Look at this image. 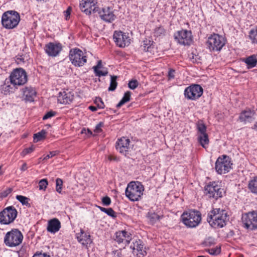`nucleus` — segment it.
Instances as JSON below:
<instances>
[{
    "label": "nucleus",
    "mask_w": 257,
    "mask_h": 257,
    "mask_svg": "<svg viewBox=\"0 0 257 257\" xmlns=\"http://www.w3.org/2000/svg\"><path fill=\"white\" fill-rule=\"evenodd\" d=\"M229 217L226 210L220 208L213 209L208 213L207 220L213 228H222L226 224Z\"/></svg>",
    "instance_id": "nucleus-1"
},
{
    "label": "nucleus",
    "mask_w": 257,
    "mask_h": 257,
    "mask_svg": "<svg viewBox=\"0 0 257 257\" xmlns=\"http://www.w3.org/2000/svg\"><path fill=\"white\" fill-rule=\"evenodd\" d=\"M20 21V15L15 11H8L2 15V24L6 29H12L16 28Z\"/></svg>",
    "instance_id": "nucleus-2"
},
{
    "label": "nucleus",
    "mask_w": 257,
    "mask_h": 257,
    "mask_svg": "<svg viewBox=\"0 0 257 257\" xmlns=\"http://www.w3.org/2000/svg\"><path fill=\"white\" fill-rule=\"evenodd\" d=\"M182 222L188 227L193 228L199 225L201 220V214L199 211L190 210L184 212L181 215Z\"/></svg>",
    "instance_id": "nucleus-3"
},
{
    "label": "nucleus",
    "mask_w": 257,
    "mask_h": 257,
    "mask_svg": "<svg viewBox=\"0 0 257 257\" xmlns=\"http://www.w3.org/2000/svg\"><path fill=\"white\" fill-rule=\"evenodd\" d=\"M23 239V235L18 229H13L8 232L4 238V243L9 247L20 245Z\"/></svg>",
    "instance_id": "nucleus-4"
},
{
    "label": "nucleus",
    "mask_w": 257,
    "mask_h": 257,
    "mask_svg": "<svg viewBox=\"0 0 257 257\" xmlns=\"http://www.w3.org/2000/svg\"><path fill=\"white\" fill-rule=\"evenodd\" d=\"M10 80L11 84L14 86H22L28 81L27 73L23 68L14 69L10 75Z\"/></svg>",
    "instance_id": "nucleus-5"
},
{
    "label": "nucleus",
    "mask_w": 257,
    "mask_h": 257,
    "mask_svg": "<svg viewBox=\"0 0 257 257\" xmlns=\"http://www.w3.org/2000/svg\"><path fill=\"white\" fill-rule=\"evenodd\" d=\"M225 44L224 38L217 34L211 35L206 42L207 47L211 51H220Z\"/></svg>",
    "instance_id": "nucleus-6"
},
{
    "label": "nucleus",
    "mask_w": 257,
    "mask_h": 257,
    "mask_svg": "<svg viewBox=\"0 0 257 257\" xmlns=\"http://www.w3.org/2000/svg\"><path fill=\"white\" fill-rule=\"evenodd\" d=\"M69 57L72 64L76 67H81L87 61L86 56L84 55L80 49L77 48L70 50Z\"/></svg>",
    "instance_id": "nucleus-7"
},
{
    "label": "nucleus",
    "mask_w": 257,
    "mask_h": 257,
    "mask_svg": "<svg viewBox=\"0 0 257 257\" xmlns=\"http://www.w3.org/2000/svg\"><path fill=\"white\" fill-rule=\"evenodd\" d=\"M232 165L231 159L226 155H223L217 159L215 168L218 174H225L231 169Z\"/></svg>",
    "instance_id": "nucleus-8"
},
{
    "label": "nucleus",
    "mask_w": 257,
    "mask_h": 257,
    "mask_svg": "<svg viewBox=\"0 0 257 257\" xmlns=\"http://www.w3.org/2000/svg\"><path fill=\"white\" fill-rule=\"evenodd\" d=\"M17 210L11 206L4 209L0 212V222L4 224H9L13 222L17 216Z\"/></svg>",
    "instance_id": "nucleus-9"
},
{
    "label": "nucleus",
    "mask_w": 257,
    "mask_h": 257,
    "mask_svg": "<svg viewBox=\"0 0 257 257\" xmlns=\"http://www.w3.org/2000/svg\"><path fill=\"white\" fill-rule=\"evenodd\" d=\"M144 187L139 182L132 181L130 182V200L137 201L143 194Z\"/></svg>",
    "instance_id": "nucleus-10"
},
{
    "label": "nucleus",
    "mask_w": 257,
    "mask_h": 257,
    "mask_svg": "<svg viewBox=\"0 0 257 257\" xmlns=\"http://www.w3.org/2000/svg\"><path fill=\"white\" fill-rule=\"evenodd\" d=\"M203 94V88L198 84H193L187 87L184 91L185 97L188 99L196 100Z\"/></svg>",
    "instance_id": "nucleus-11"
},
{
    "label": "nucleus",
    "mask_w": 257,
    "mask_h": 257,
    "mask_svg": "<svg viewBox=\"0 0 257 257\" xmlns=\"http://www.w3.org/2000/svg\"><path fill=\"white\" fill-rule=\"evenodd\" d=\"M242 220L244 227L246 229H257V213L253 211L246 213L242 216Z\"/></svg>",
    "instance_id": "nucleus-12"
},
{
    "label": "nucleus",
    "mask_w": 257,
    "mask_h": 257,
    "mask_svg": "<svg viewBox=\"0 0 257 257\" xmlns=\"http://www.w3.org/2000/svg\"><path fill=\"white\" fill-rule=\"evenodd\" d=\"M175 39L181 45H190L192 42L191 32L186 30L178 31L174 34Z\"/></svg>",
    "instance_id": "nucleus-13"
},
{
    "label": "nucleus",
    "mask_w": 257,
    "mask_h": 257,
    "mask_svg": "<svg viewBox=\"0 0 257 257\" xmlns=\"http://www.w3.org/2000/svg\"><path fill=\"white\" fill-rule=\"evenodd\" d=\"M204 191L205 194L209 198L217 199L222 197V189L215 182L207 185L205 187Z\"/></svg>",
    "instance_id": "nucleus-14"
},
{
    "label": "nucleus",
    "mask_w": 257,
    "mask_h": 257,
    "mask_svg": "<svg viewBox=\"0 0 257 257\" xmlns=\"http://www.w3.org/2000/svg\"><path fill=\"white\" fill-rule=\"evenodd\" d=\"M79 7L82 12L88 15L92 13H96L99 10V8L93 0H82Z\"/></svg>",
    "instance_id": "nucleus-15"
},
{
    "label": "nucleus",
    "mask_w": 257,
    "mask_h": 257,
    "mask_svg": "<svg viewBox=\"0 0 257 257\" xmlns=\"http://www.w3.org/2000/svg\"><path fill=\"white\" fill-rule=\"evenodd\" d=\"M101 19L107 22H111L115 19V15L113 14L112 9L109 7L102 8H99V10L97 11Z\"/></svg>",
    "instance_id": "nucleus-16"
},
{
    "label": "nucleus",
    "mask_w": 257,
    "mask_h": 257,
    "mask_svg": "<svg viewBox=\"0 0 257 257\" xmlns=\"http://www.w3.org/2000/svg\"><path fill=\"white\" fill-rule=\"evenodd\" d=\"M62 47L60 43L55 44L50 42L45 45V51L47 55L51 57H56L62 51Z\"/></svg>",
    "instance_id": "nucleus-17"
},
{
    "label": "nucleus",
    "mask_w": 257,
    "mask_h": 257,
    "mask_svg": "<svg viewBox=\"0 0 257 257\" xmlns=\"http://www.w3.org/2000/svg\"><path fill=\"white\" fill-rule=\"evenodd\" d=\"M115 148L120 154L126 156L128 151V138L123 137L118 139L116 143Z\"/></svg>",
    "instance_id": "nucleus-18"
},
{
    "label": "nucleus",
    "mask_w": 257,
    "mask_h": 257,
    "mask_svg": "<svg viewBox=\"0 0 257 257\" xmlns=\"http://www.w3.org/2000/svg\"><path fill=\"white\" fill-rule=\"evenodd\" d=\"M113 39L117 45L119 47H124L126 46V43L128 42V37L125 33L121 31H115L113 34Z\"/></svg>",
    "instance_id": "nucleus-19"
},
{
    "label": "nucleus",
    "mask_w": 257,
    "mask_h": 257,
    "mask_svg": "<svg viewBox=\"0 0 257 257\" xmlns=\"http://www.w3.org/2000/svg\"><path fill=\"white\" fill-rule=\"evenodd\" d=\"M60 227V221L57 218H53L48 221L47 229L48 232L55 233L59 230Z\"/></svg>",
    "instance_id": "nucleus-20"
},
{
    "label": "nucleus",
    "mask_w": 257,
    "mask_h": 257,
    "mask_svg": "<svg viewBox=\"0 0 257 257\" xmlns=\"http://www.w3.org/2000/svg\"><path fill=\"white\" fill-rule=\"evenodd\" d=\"M73 99V95L70 92L65 91L59 92L58 96V101L61 104H69Z\"/></svg>",
    "instance_id": "nucleus-21"
},
{
    "label": "nucleus",
    "mask_w": 257,
    "mask_h": 257,
    "mask_svg": "<svg viewBox=\"0 0 257 257\" xmlns=\"http://www.w3.org/2000/svg\"><path fill=\"white\" fill-rule=\"evenodd\" d=\"M254 113L250 109L242 111L239 115V120L240 122L246 123L247 122H251Z\"/></svg>",
    "instance_id": "nucleus-22"
},
{
    "label": "nucleus",
    "mask_w": 257,
    "mask_h": 257,
    "mask_svg": "<svg viewBox=\"0 0 257 257\" xmlns=\"http://www.w3.org/2000/svg\"><path fill=\"white\" fill-rule=\"evenodd\" d=\"M10 81L5 80L3 85L1 86V91L5 95H7L10 93L14 92L15 89V86L13 85L12 86Z\"/></svg>",
    "instance_id": "nucleus-23"
},
{
    "label": "nucleus",
    "mask_w": 257,
    "mask_h": 257,
    "mask_svg": "<svg viewBox=\"0 0 257 257\" xmlns=\"http://www.w3.org/2000/svg\"><path fill=\"white\" fill-rule=\"evenodd\" d=\"M78 241L81 243L83 245L87 246V244L91 243L90 235L87 234L83 231H81L80 235L77 237Z\"/></svg>",
    "instance_id": "nucleus-24"
},
{
    "label": "nucleus",
    "mask_w": 257,
    "mask_h": 257,
    "mask_svg": "<svg viewBox=\"0 0 257 257\" xmlns=\"http://www.w3.org/2000/svg\"><path fill=\"white\" fill-rule=\"evenodd\" d=\"M23 95L26 99L29 101H33L34 96L36 95L35 90L32 87H26L23 89Z\"/></svg>",
    "instance_id": "nucleus-25"
},
{
    "label": "nucleus",
    "mask_w": 257,
    "mask_h": 257,
    "mask_svg": "<svg viewBox=\"0 0 257 257\" xmlns=\"http://www.w3.org/2000/svg\"><path fill=\"white\" fill-rule=\"evenodd\" d=\"M243 61L246 64L247 68H252L257 63V55H251L244 59Z\"/></svg>",
    "instance_id": "nucleus-26"
},
{
    "label": "nucleus",
    "mask_w": 257,
    "mask_h": 257,
    "mask_svg": "<svg viewBox=\"0 0 257 257\" xmlns=\"http://www.w3.org/2000/svg\"><path fill=\"white\" fill-rule=\"evenodd\" d=\"M132 252L136 257H144L147 254L146 248L144 247L143 248L140 247V248H136V249L135 247H133Z\"/></svg>",
    "instance_id": "nucleus-27"
},
{
    "label": "nucleus",
    "mask_w": 257,
    "mask_h": 257,
    "mask_svg": "<svg viewBox=\"0 0 257 257\" xmlns=\"http://www.w3.org/2000/svg\"><path fill=\"white\" fill-rule=\"evenodd\" d=\"M198 141L200 145L204 148H206V145H208L209 143L208 136L207 134H200L198 138Z\"/></svg>",
    "instance_id": "nucleus-28"
},
{
    "label": "nucleus",
    "mask_w": 257,
    "mask_h": 257,
    "mask_svg": "<svg viewBox=\"0 0 257 257\" xmlns=\"http://www.w3.org/2000/svg\"><path fill=\"white\" fill-rule=\"evenodd\" d=\"M127 232L125 231H120L116 232L115 234V240L118 243L122 242L124 238L126 237Z\"/></svg>",
    "instance_id": "nucleus-29"
},
{
    "label": "nucleus",
    "mask_w": 257,
    "mask_h": 257,
    "mask_svg": "<svg viewBox=\"0 0 257 257\" xmlns=\"http://www.w3.org/2000/svg\"><path fill=\"white\" fill-rule=\"evenodd\" d=\"M46 132L44 130L35 134L34 135L33 139L34 142H38L45 138Z\"/></svg>",
    "instance_id": "nucleus-30"
},
{
    "label": "nucleus",
    "mask_w": 257,
    "mask_h": 257,
    "mask_svg": "<svg viewBox=\"0 0 257 257\" xmlns=\"http://www.w3.org/2000/svg\"><path fill=\"white\" fill-rule=\"evenodd\" d=\"M147 217L151 224H154L161 218V216L155 213H149Z\"/></svg>",
    "instance_id": "nucleus-31"
},
{
    "label": "nucleus",
    "mask_w": 257,
    "mask_h": 257,
    "mask_svg": "<svg viewBox=\"0 0 257 257\" xmlns=\"http://www.w3.org/2000/svg\"><path fill=\"white\" fill-rule=\"evenodd\" d=\"M110 77L111 79L110 85L108 88V90L109 91H113L115 90L117 86V82L116 81L117 76L114 75H111Z\"/></svg>",
    "instance_id": "nucleus-32"
},
{
    "label": "nucleus",
    "mask_w": 257,
    "mask_h": 257,
    "mask_svg": "<svg viewBox=\"0 0 257 257\" xmlns=\"http://www.w3.org/2000/svg\"><path fill=\"white\" fill-rule=\"evenodd\" d=\"M249 38L252 43L257 44V27L250 31Z\"/></svg>",
    "instance_id": "nucleus-33"
},
{
    "label": "nucleus",
    "mask_w": 257,
    "mask_h": 257,
    "mask_svg": "<svg viewBox=\"0 0 257 257\" xmlns=\"http://www.w3.org/2000/svg\"><path fill=\"white\" fill-rule=\"evenodd\" d=\"M248 188L252 192L257 194V177L249 182Z\"/></svg>",
    "instance_id": "nucleus-34"
},
{
    "label": "nucleus",
    "mask_w": 257,
    "mask_h": 257,
    "mask_svg": "<svg viewBox=\"0 0 257 257\" xmlns=\"http://www.w3.org/2000/svg\"><path fill=\"white\" fill-rule=\"evenodd\" d=\"M196 125L198 132L200 134H207L206 126L202 121H198Z\"/></svg>",
    "instance_id": "nucleus-35"
},
{
    "label": "nucleus",
    "mask_w": 257,
    "mask_h": 257,
    "mask_svg": "<svg viewBox=\"0 0 257 257\" xmlns=\"http://www.w3.org/2000/svg\"><path fill=\"white\" fill-rule=\"evenodd\" d=\"M16 199L19 200L23 205L30 207V204L29 203V199L25 196L22 195H17Z\"/></svg>",
    "instance_id": "nucleus-36"
},
{
    "label": "nucleus",
    "mask_w": 257,
    "mask_h": 257,
    "mask_svg": "<svg viewBox=\"0 0 257 257\" xmlns=\"http://www.w3.org/2000/svg\"><path fill=\"white\" fill-rule=\"evenodd\" d=\"M154 36L157 37L164 36L166 33V31L163 27L160 26L154 29Z\"/></svg>",
    "instance_id": "nucleus-37"
},
{
    "label": "nucleus",
    "mask_w": 257,
    "mask_h": 257,
    "mask_svg": "<svg viewBox=\"0 0 257 257\" xmlns=\"http://www.w3.org/2000/svg\"><path fill=\"white\" fill-rule=\"evenodd\" d=\"M100 210L106 213L108 215L113 218L116 217L115 212L111 208H105L102 207H99Z\"/></svg>",
    "instance_id": "nucleus-38"
},
{
    "label": "nucleus",
    "mask_w": 257,
    "mask_h": 257,
    "mask_svg": "<svg viewBox=\"0 0 257 257\" xmlns=\"http://www.w3.org/2000/svg\"><path fill=\"white\" fill-rule=\"evenodd\" d=\"M133 240L132 243L131 244V246H130V248L133 250V247H135V248L140 247L143 248L144 246V244L143 243V241L141 240L140 239Z\"/></svg>",
    "instance_id": "nucleus-39"
},
{
    "label": "nucleus",
    "mask_w": 257,
    "mask_h": 257,
    "mask_svg": "<svg viewBox=\"0 0 257 257\" xmlns=\"http://www.w3.org/2000/svg\"><path fill=\"white\" fill-rule=\"evenodd\" d=\"M153 42L150 40L146 39L143 41L144 50L145 51H149L151 46L153 45Z\"/></svg>",
    "instance_id": "nucleus-40"
},
{
    "label": "nucleus",
    "mask_w": 257,
    "mask_h": 257,
    "mask_svg": "<svg viewBox=\"0 0 257 257\" xmlns=\"http://www.w3.org/2000/svg\"><path fill=\"white\" fill-rule=\"evenodd\" d=\"M127 101H128V91L125 92L123 97L117 104L116 107L119 108Z\"/></svg>",
    "instance_id": "nucleus-41"
},
{
    "label": "nucleus",
    "mask_w": 257,
    "mask_h": 257,
    "mask_svg": "<svg viewBox=\"0 0 257 257\" xmlns=\"http://www.w3.org/2000/svg\"><path fill=\"white\" fill-rule=\"evenodd\" d=\"M208 252L211 255H217L220 253L221 248L220 247L210 248L207 250Z\"/></svg>",
    "instance_id": "nucleus-42"
},
{
    "label": "nucleus",
    "mask_w": 257,
    "mask_h": 257,
    "mask_svg": "<svg viewBox=\"0 0 257 257\" xmlns=\"http://www.w3.org/2000/svg\"><path fill=\"white\" fill-rule=\"evenodd\" d=\"M56 190L59 193H61L62 187L63 185V181L60 178H57L56 181Z\"/></svg>",
    "instance_id": "nucleus-43"
},
{
    "label": "nucleus",
    "mask_w": 257,
    "mask_h": 257,
    "mask_svg": "<svg viewBox=\"0 0 257 257\" xmlns=\"http://www.w3.org/2000/svg\"><path fill=\"white\" fill-rule=\"evenodd\" d=\"M47 185L48 181L46 179H42L39 182V187L40 190H45Z\"/></svg>",
    "instance_id": "nucleus-44"
},
{
    "label": "nucleus",
    "mask_w": 257,
    "mask_h": 257,
    "mask_svg": "<svg viewBox=\"0 0 257 257\" xmlns=\"http://www.w3.org/2000/svg\"><path fill=\"white\" fill-rule=\"evenodd\" d=\"M139 85V82L136 79L130 80V89H135Z\"/></svg>",
    "instance_id": "nucleus-45"
},
{
    "label": "nucleus",
    "mask_w": 257,
    "mask_h": 257,
    "mask_svg": "<svg viewBox=\"0 0 257 257\" xmlns=\"http://www.w3.org/2000/svg\"><path fill=\"white\" fill-rule=\"evenodd\" d=\"M12 191V189L11 188H7L6 190L2 191L0 193V197L2 198L6 197Z\"/></svg>",
    "instance_id": "nucleus-46"
},
{
    "label": "nucleus",
    "mask_w": 257,
    "mask_h": 257,
    "mask_svg": "<svg viewBox=\"0 0 257 257\" xmlns=\"http://www.w3.org/2000/svg\"><path fill=\"white\" fill-rule=\"evenodd\" d=\"M34 150V147L33 146H32L29 148L25 149L21 153V155L23 156H25L26 155L32 153Z\"/></svg>",
    "instance_id": "nucleus-47"
},
{
    "label": "nucleus",
    "mask_w": 257,
    "mask_h": 257,
    "mask_svg": "<svg viewBox=\"0 0 257 257\" xmlns=\"http://www.w3.org/2000/svg\"><path fill=\"white\" fill-rule=\"evenodd\" d=\"M56 112L53 111H50L48 112L43 117V120H46L49 118H51L55 115Z\"/></svg>",
    "instance_id": "nucleus-48"
},
{
    "label": "nucleus",
    "mask_w": 257,
    "mask_h": 257,
    "mask_svg": "<svg viewBox=\"0 0 257 257\" xmlns=\"http://www.w3.org/2000/svg\"><path fill=\"white\" fill-rule=\"evenodd\" d=\"M95 103L97 104L98 108H100V109L104 108V104L103 101H102V99L100 98H99V97L95 99Z\"/></svg>",
    "instance_id": "nucleus-49"
},
{
    "label": "nucleus",
    "mask_w": 257,
    "mask_h": 257,
    "mask_svg": "<svg viewBox=\"0 0 257 257\" xmlns=\"http://www.w3.org/2000/svg\"><path fill=\"white\" fill-rule=\"evenodd\" d=\"M102 202L104 205L108 206L111 203V199L109 197L105 196L102 198Z\"/></svg>",
    "instance_id": "nucleus-50"
},
{
    "label": "nucleus",
    "mask_w": 257,
    "mask_h": 257,
    "mask_svg": "<svg viewBox=\"0 0 257 257\" xmlns=\"http://www.w3.org/2000/svg\"><path fill=\"white\" fill-rule=\"evenodd\" d=\"M96 75L98 76H106L108 74V71L107 70L102 71L100 70H97L96 71H94Z\"/></svg>",
    "instance_id": "nucleus-51"
},
{
    "label": "nucleus",
    "mask_w": 257,
    "mask_h": 257,
    "mask_svg": "<svg viewBox=\"0 0 257 257\" xmlns=\"http://www.w3.org/2000/svg\"><path fill=\"white\" fill-rule=\"evenodd\" d=\"M58 151H57L50 152L49 154L46 155L44 158V160H47L48 159H49L50 158H52V157L56 156L57 154H58Z\"/></svg>",
    "instance_id": "nucleus-52"
},
{
    "label": "nucleus",
    "mask_w": 257,
    "mask_h": 257,
    "mask_svg": "<svg viewBox=\"0 0 257 257\" xmlns=\"http://www.w3.org/2000/svg\"><path fill=\"white\" fill-rule=\"evenodd\" d=\"M104 125V123L102 122H100L99 123H98L95 127V130H94V132H96V133H99L101 131V127H102Z\"/></svg>",
    "instance_id": "nucleus-53"
},
{
    "label": "nucleus",
    "mask_w": 257,
    "mask_h": 257,
    "mask_svg": "<svg viewBox=\"0 0 257 257\" xmlns=\"http://www.w3.org/2000/svg\"><path fill=\"white\" fill-rule=\"evenodd\" d=\"M71 11V8L69 7L64 12V16L66 20H68L69 18L70 13Z\"/></svg>",
    "instance_id": "nucleus-54"
},
{
    "label": "nucleus",
    "mask_w": 257,
    "mask_h": 257,
    "mask_svg": "<svg viewBox=\"0 0 257 257\" xmlns=\"http://www.w3.org/2000/svg\"><path fill=\"white\" fill-rule=\"evenodd\" d=\"M33 257H51L49 254L46 253H35Z\"/></svg>",
    "instance_id": "nucleus-55"
},
{
    "label": "nucleus",
    "mask_w": 257,
    "mask_h": 257,
    "mask_svg": "<svg viewBox=\"0 0 257 257\" xmlns=\"http://www.w3.org/2000/svg\"><path fill=\"white\" fill-rule=\"evenodd\" d=\"M214 243L213 240L212 238H208L205 241L206 245L210 246Z\"/></svg>",
    "instance_id": "nucleus-56"
},
{
    "label": "nucleus",
    "mask_w": 257,
    "mask_h": 257,
    "mask_svg": "<svg viewBox=\"0 0 257 257\" xmlns=\"http://www.w3.org/2000/svg\"><path fill=\"white\" fill-rule=\"evenodd\" d=\"M175 70L173 69H170L168 72V77L169 79H173L174 78Z\"/></svg>",
    "instance_id": "nucleus-57"
},
{
    "label": "nucleus",
    "mask_w": 257,
    "mask_h": 257,
    "mask_svg": "<svg viewBox=\"0 0 257 257\" xmlns=\"http://www.w3.org/2000/svg\"><path fill=\"white\" fill-rule=\"evenodd\" d=\"M102 66L101 61L99 60L98 61L97 65L93 67V69L94 71H96L97 70L99 69Z\"/></svg>",
    "instance_id": "nucleus-58"
},
{
    "label": "nucleus",
    "mask_w": 257,
    "mask_h": 257,
    "mask_svg": "<svg viewBox=\"0 0 257 257\" xmlns=\"http://www.w3.org/2000/svg\"><path fill=\"white\" fill-rule=\"evenodd\" d=\"M125 196L128 198V184H127L126 187L124 189Z\"/></svg>",
    "instance_id": "nucleus-59"
},
{
    "label": "nucleus",
    "mask_w": 257,
    "mask_h": 257,
    "mask_svg": "<svg viewBox=\"0 0 257 257\" xmlns=\"http://www.w3.org/2000/svg\"><path fill=\"white\" fill-rule=\"evenodd\" d=\"M27 169V167L26 163L23 164V165H22V166L21 168V170L23 171H24L26 170Z\"/></svg>",
    "instance_id": "nucleus-60"
},
{
    "label": "nucleus",
    "mask_w": 257,
    "mask_h": 257,
    "mask_svg": "<svg viewBox=\"0 0 257 257\" xmlns=\"http://www.w3.org/2000/svg\"><path fill=\"white\" fill-rule=\"evenodd\" d=\"M89 109L92 111H95L97 110V107L94 106H89Z\"/></svg>",
    "instance_id": "nucleus-61"
},
{
    "label": "nucleus",
    "mask_w": 257,
    "mask_h": 257,
    "mask_svg": "<svg viewBox=\"0 0 257 257\" xmlns=\"http://www.w3.org/2000/svg\"><path fill=\"white\" fill-rule=\"evenodd\" d=\"M123 187H122V184H120L119 187L118 189L117 192L121 193V192H123Z\"/></svg>",
    "instance_id": "nucleus-62"
},
{
    "label": "nucleus",
    "mask_w": 257,
    "mask_h": 257,
    "mask_svg": "<svg viewBox=\"0 0 257 257\" xmlns=\"http://www.w3.org/2000/svg\"><path fill=\"white\" fill-rule=\"evenodd\" d=\"M108 158L110 161L115 160L116 159L115 157H113L111 155L109 156Z\"/></svg>",
    "instance_id": "nucleus-63"
},
{
    "label": "nucleus",
    "mask_w": 257,
    "mask_h": 257,
    "mask_svg": "<svg viewBox=\"0 0 257 257\" xmlns=\"http://www.w3.org/2000/svg\"><path fill=\"white\" fill-rule=\"evenodd\" d=\"M197 257H205V256H203V255H200V256H198Z\"/></svg>",
    "instance_id": "nucleus-64"
}]
</instances>
